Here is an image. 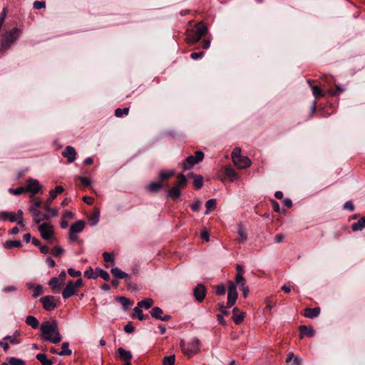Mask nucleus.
Returning a JSON list of instances; mask_svg holds the SVG:
<instances>
[{"label":"nucleus","mask_w":365,"mask_h":365,"mask_svg":"<svg viewBox=\"0 0 365 365\" xmlns=\"http://www.w3.org/2000/svg\"><path fill=\"white\" fill-rule=\"evenodd\" d=\"M42 339L44 341L58 344L62 340L56 321H46L40 326Z\"/></svg>","instance_id":"nucleus-1"},{"label":"nucleus","mask_w":365,"mask_h":365,"mask_svg":"<svg viewBox=\"0 0 365 365\" xmlns=\"http://www.w3.org/2000/svg\"><path fill=\"white\" fill-rule=\"evenodd\" d=\"M20 31L17 28L7 31L0 42V52L4 53L18 39Z\"/></svg>","instance_id":"nucleus-2"},{"label":"nucleus","mask_w":365,"mask_h":365,"mask_svg":"<svg viewBox=\"0 0 365 365\" xmlns=\"http://www.w3.org/2000/svg\"><path fill=\"white\" fill-rule=\"evenodd\" d=\"M63 190L64 189L62 186L58 185L55 187V189L51 190L49 191L50 197L46 200L44 208L48 212L51 213V216H56L58 213V210L56 208H51V203L53 202V200L57 196V195L63 192Z\"/></svg>","instance_id":"nucleus-3"},{"label":"nucleus","mask_w":365,"mask_h":365,"mask_svg":"<svg viewBox=\"0 0 365 365\" xmlns=\"http://www.w3.org/2000/svg\"><path fill=\"white\" fill-rule=\"evenodd\" d=\"M180 346L183 352L189 357H192L200 349V341L197 338H193L188 343L187 346H185V342L181 341Z\"/></svg>","instance_id":"nucleus-4"},{"label":"nucleus","mask_w":365,"mask_h":365,"mask_svg":"<svg viewBox=\"0 0 365 365\" xmlns=\"http://www.w3.org/2000/svg\"><path fill=\"white\" fill-rule=\"evenodd\" d=\"M41 205V202L36 200L29 208V212L31 213L33 220L36 224H39L43 220H48L51 217L49 215H42V217H39L40 211L38 210V207H40Z\"/></svg>","instance_id":"nucleus-5"},{"label":"nucleus","mask_w":365,"mask_h":365,"mask_svg":"<svg viewBox=\"0 0 365 365\" xmlns=\"http://www.w3.org/2000/svg\"><path fill=\"white\" fill-rule=\"evenodd\" d=\"M38 230L40 232L41 237L45 240H50L53 237V226L49 223L44 222L39 225Z\"/></svg>","instance_id":"nucleus-6"},{"label":"nucleus","mask_w":365,"mask_h":365,"mask_svg":"<svg viewBox=\"0 0 365 365\" xmlns=\"http://www.w3.org/2000/svg\"><path fill=\"white\" fill-rule=\"evenodd\" d=\"M238 297V294L237 292L236 284L232 282H229V287H228V293H227V307H232Z\"/></svg>","instance_id":"nucleus-7"},{"label":"nucleus","mask_w":365,"mask_h":365,"mask_svg":"<svg viewBox=\"0 0 365 365\" xmlns=\"http://www.w3.org/2000/svg\"><path fill=\"white\" fill-rule=\"evenodd\" d=\"M43 307L46 311H52L56 307V304L54 302V297L48 295L43 297L40 299Z\"/></svg>","instance_id":"nucleus-8"},{"label":"nucleus","mask_w":365,"mask_h":365,"mask_svg":"<svg viewBox=\"0 0 365 365\" xmlns=\"http://www.w3.org/2000/svg\"><path fill=\"white\" fill-rule=\"evenodd\" d=\"M41 189V185L38 181L36 179L30 178L27 181V185L24 187L26 192H31L33 195L36 194Z\"/></svg>","instance_id":"nucleus-9"},{"label":"nucleus","mask_w":365,"mask_h":365,"mask_svg":"<svg viewBox=\"0 0 365 365\" xmlns=\"http://www.w3.org/2000/svg\"><path fill=\"white\" fill-rule=\"evenodd\" d=\"M77 292L78 289L73 284V280H70L62 291V297L66 299L76 294Z\"/></svg>","instance_id":"nucleus-10"},{"label":"nucleus","mask_w":365,"mask_h":365,"mask_svg":"<svg viewBox=\"0 0 365 365\" xmlns=\"http://www.w3.org/2000/svg\"><path fill=\"white\" fill-rule=\"evenodd\" d=\"M61 155L66 158L69 163H73L76 158V152L73 147L68 145Z\"/></svg>","instance_id":"nucleus-11"},{"label":"nucleus","mask_w":365,"mask_h":365,"mask_svg":"<svg viewBox=\"0 0 365 365\" xmlns=\"http://www.w3.org/2000/svg\"><path fill=\"white\" fill-rule=\"evenodd\" d=\"M205 287L202 284H198L194 289V296L198 302H201L205 299Z\"/></svg>","instance_id":"nucleus-12"},{"label":"nucleus","mask_w":365,"mask_h":365,"mask_svg":"<svg viewBox=\"0 0 365 365\" xmlns=\"http://www.w3.org/2000/svg\"><path fill=\"white\" fill-rule=\"evenodd\" d=\"M233 163L240 169L248 168L251 165V161L247 157L240 156Z\"/></svg>","instance_id":"nucleus-13"},{"label":"nucleus","mask_w":365,"mask_h":365,"mask_svg":"<svg viewBox=\"0 0 365 365\" xmlns=\"http://www.w3.org/2000/svg\"><path fill=\"white\" fill-rule=\"evenodd\" d=\"M245 312H240L237 307H234L232 309V318L236 324H240L245 318Z\"/></svg>","instance_id":"nucleus-14"},{"label":"nucleus","mask_w":365,"mask_h":365,"mask_svg":"<svg viewBox=\"0 0 365 365\" xmlns=\"http://www.w3.org/2000/svg\"><path fill=\"white\" fill-rule=\"evenodd\" d=\"M48 284L51 287L53 292L56 293L61 289L63 282H60L58 277H53L49 280Z\"/></svg>","instance_id":"nucleus-15"},{"label":"nucleus","mask_w":365,"mask_h":365,"mask_svg":"<svg viewBox=\"0 0 365 365\" xmlns=\"http://www.w3.org/2000/svg\"><path fill=\"white\" fill-rule=\"evenodd\" d=\"M110 272L112 274L118 279H125L127 282L130 280L129 274L122 271L118 267L112 268Z\"/></svg>","instance_id":"nucleus-16"},{"label":"nucleus","mask_w":365,"mask_h":365,"mask_svg":"<svg viewBox=\"0 0 365 365\" xmlns=\"http://www.w3.org/2000/svg\"><path fill=\"white\" fill-rule=\"evenodd\" d=\"M300 331V339H302L304 335L312 337L314 335V330L312 327H307L305 325H301L299 327Z\"/></svg>","instance_id":"nucleus-17"},{"label":"nucleus","mask_w":365,"mask_h":365,"mask_svg":"<svg viewBox=\"0 0 365 365\" xmlns=\"http://www.w3.org/2000/svg\"><path fill=\"white\" fill-rule=\"evenodd\" d=\"M320 308L319 307H314V308H306L304 309V317L313 319L317 317H318L320 314Z\"/></svg>","instance_id":"nucleus-18"},{"label":"nucleus","mask_w":365,"mask_h":365,"mask_svg":"<svg viewBox=\"0 0 365 365\" xmlns=\"http://www.w3.org/2000/svg\"><path fill=\"white\" fill-rule=\"evenodd\" d=\"M237 235H239L238 241L245 242L247 240V233L246 228L241 224L237 225Z\"/></svg>","instance_id":"nucleus-19"},{"label":"nucleus","mask_w":365,"mask_h":365,"mask_svg":"<svg viewBox=\"0 0 365 365\" xmlns=\"http://www.w3.org/2000/svg\"><path fill=\"white\" fill-rule=\"evenodd\" d=\"M85 227V222L83 220H78L75 223L72 224L70 227L71 232L78 233L83 230Z\"/></svg>","instance_id":"nucleus-20"},{"label":"nucleus","mask_w":365,"mask_h":365,"mask_svg":"<svg viewBox=\"0 0 365 365\" xmlns=\"http://www.w3.org/2000/svg\"><path fill=\"white\" fill-rule=\"evenodd\" d=\"M198 162L194 158V156L190 155L187 157L185 161L182 163L183 169L184 170H190L195 165L197 164Z\"/></svg>","instance_id":"nucleus-21"},{"label":"nucleus","mask_w":365,"mask_h":365,"mask_svg":"<svg viewBox=\"0 0 365 365\" xmlns=\"http://www.w3.org/2000/svg\"><path fill=\"white\" fill-rule=\"evenodd\" d=\"M192 31L195 32L197 35L202 37L207 34V28L203 23L200 22L196 24L195 29Z\"/></svg>","instance_id":"nucleus-22"},{"label":"nucleus","mask_w":365,"mask_h":365,"mask_svg":"<svg viewBox=\"0 0 365 365\" xmlns=\"http://www.w3.org/2000/svg\"><path fill=\"white\" fill-rule=\"evenodd\" d=\"M189 176L194 178V186L196 189H200L203 185V177L200 175H196L193 173H189Z\"/></svg>","instance_id":"nucleus-23"},{"label":"nucleus","mask_w":365,"mask_h":365,"mask_svg":"<svg viewBox=\"0 0 365 365\" xmlns=\"http://www.w3.org/2000/svg\"><path fill=\"white\" fill-rule=\"evenodd\" d=\"M118 352L121 360L130 361L133 357L131 352L124 349L123 348H118Z\"/></svg>","instance_id":"nucleus-24"},{"label":"nucleus","mask_w":365,"mask_h":365,"mask_svg":"<svg viewBox=\"0 0 365 365\" xmlns=\"http://www.w3.org/2000/svg\"><path fill=\"white\" fill-rule=\"evenodd\" d=\"M181 195L180 189L178 186L173 185L168 191L167 197L172 199H177Z\"/></svg>","instance_id":"nucleus-25"},{"label":"nucleus","mask_w":365,"mask_h":365,"mask_svg":"<svg viewBox=\"0 0 365 365\" xmlns=\"http://www.w3.org/2000/svg\"><path fill=\"white\" fill-rule=\"evenodd\" d=\"M365 227V217H361L356 222L352 224L351 229L354 231H361Z\"/></svg>","instance_id":"nucleus-26"},{"label":"nucleus","mask_w":365,"mask_h":365,"mask_svg":"<svg viewBox=\"0 0 365 365\" xmlns=\"http://www.w3.org/2000/svg\"><path fill=\"white\" fill-rule=\"evenodd\" d=\"M236 271L235 282L236 284H240L241 281H245V277H243V267L240 264H237Z\"/></svg>","instance_id":"nucleus-27"},{"label":"nucleus","mask_w":365,"mask_h":365,"mask_svg":"<svg viewBox=\"0 0 365 365\" xmlns=\"http://www.w3.org/2000/svg\"><path fill=\"white\" fill-rule=\"evenodd\" d=\"M36 358L41 362V365H53V364L51 359H47L45 354H38Z\"/></svg>","instance_id":"nucleus-28"},{"label":"nucleus","mask_w":365,"mask_h":365,"mask_svg":"<svg viewBox=\"0 0 365 365\" xmlns=\"http://www.w3.org/2000/svg\"><path fill=\"white\" fill-rule=\"evenodd\" d=\"M26 323L33 329H37L39 326L38 319L33 316H28L26 319Z\"/></svg>","instance_id":"nucleus-29"},{"label":"nucleus","mask_w":365,"mask_h":365,"mask_svg":"<svg viewBox=\"0 0 365 365\" xmlns=\"http://www.w3.org/2000/svg\"><path fill=\"white\" fill-rule=\"evenodd\" d=\"M202 37L193 31H190L187 35V39L190 43H197Z\"/></svg>","instance_id":"nucleus-30"},{"label":"nucleus","mask_w":365,"mask_h":365,"mask_svg":"<svg viewBox=\"0 0 365 365\" xmlns=\"http://www.w3.org/2000/svg\"><path fill=\"white\" fill-rule=\"evenodd\" d=\"M22 243L19 240H8L4 243V247L6 249H12L14 247H21Z\"/></svg>","instance_id":"nucleus-31"},{"label":"nucleus","mask_w":365,"mask_h":365,"mask_svg":"<svg viewBox=\"0 0 365 365\" xmlns=\"http://www.w3.org/2000/svg\"><path fill=\"white\" fill-rule=\"evenodd\" d=\"M153 304V300L151 298L145 299L138 303V306L140 308L143 307L146 309L150 308Z\"/></svg>","instance_id":"nucleus-32"},{"label":"nucleus","mask_w":365,"mask_h":365,"mask_svg":"<svg viewBox=\"0 0 365 365\" xmlns=\"http://www.w3.org/2000/svg\"><path fill=\"white\" fill-rule=\"evenodd\" d=\"M150 314L153 318L160 319L163 314V311L161 308L155 307L151 309Z\"/></svg>","instance_id":"nucleus-33"},{"label":"nucleus","mask_w":365,"mask_h":365,"mask_svg":"<svg viewBox=\"0 0 365 365\" xmlns=\"http://www.w3.org/2000/svg\"><path fill=\"white\" fill-rule=\"evenodd\" d=\"M68 342H63L61 345L62 351L58 353L60 356H70L72 354L71 350L68 348Z\"/></svg>","instance_id":"nucleus-34"},{"label":"nucleus","mask_w":365,"mask_h":365,"mask_svg":"<svg viewBox=\"0 0 365 365\" xmlns=\"http://www.w3.org/2000/svg\"><path fill=\"white\" fill-rule=\"evenodd\" d=\"M187 182L185 175L180 174L178 176V182L175 185L178 186L180 189L184 188L187 185Z\"/></svg>","instance_id":"nucleus-35"},{"label":"nucleus","mask_w":365,"mask_h":365,"mask_svg":"<svg viewBox=\"0 0 365 365\" xmlns=\"http://www.w3.org/2000/svg\"><path fill=\"white\" fill-rule=\"evenodd\" d=\"M206 211L205 212V215L209 214V212L215 208L216 207V200L215 199H210L205 203Z\"/></svg>","instance_id":"nucleus-36"},{"label":"nucleus","mask_w":365,"mask_h":365,"mask_svg":"<svg viewBox=\"0 0 365 365\" xmlns=\"http://www.w3.org/2000/svg\"><path fill=\"white\" fill-rule=\"evenodd\" d=\"M162 187L163 185L160 183L152 182L148 185V190L151 192H157L162 188Z\"/></svg>","instance_id":"nucleus-37"},{"label":"nucleus","mask_w":365,"mask_h":365,"mask_svg":"<svg viewBox=\"0 0 365 365\" xmlns=\"http://www.w3.org/2000/svg\"><path fill=\"white\" fill-rule=\"evenodd\" d=\"M118 301L122 304L125 309H127L132 304L131 301L125 297H118Z\"/></svg>","instance_id":"nucleus-38"},{"label":"nucleus","mask_w":365,"mask_h":365,"mask_svg":"<svg viewBox=\"0 0 365 365\" xmlns=\"http://www.w3.org/2000/svg\"><path fill=\"white\" fill-rule=\"evenodd\" d=\"M225 176L227 177L228 178H230V180L231 181H233L236 178V176H237V173H235L234 169H232L231 168H226L225 170Z\"/></svg>","instance_id":"nucleus-39"},{"label":"nucleus","mask_w":365,"mask_h":365,"mask_svg":"<svg viewBox=\"0 0 365 365\" xmlns=\"http://www.w3.org/2000/svg\"><path fill=\"white\" fill-rule=\"evenodd\" d=\"M134 312L137 314V317L140 321L145 320L148 318V315H144L141 308L138 306L135 307L133 309Z\"/></svg>","instance_id":"nucleus-40"},{"label":"nucleus","mask_w":365,"mask_h":365,"mask_svg":"<svg viewBox=\"0 0 365 365\" xmlns=\"http://www.w3.org/2000/svg\"><path fill=\"white\" fill-rule=\"evenodd\" d=\"M8 363L10 365H25V361L21 359L10 357L8 359Z\"/></svg>","instance_id":"nucleus-41"},{"label":"nucleus","mask_w":365,"mask_h":365,"mask_svg":"<svg viewBox=\"0 0 365 365\" xmlns=\"http://www.w3.org/2000/svg\"><path fill=\"white\" fill-rule=\"evenodd\" d=\"M175 355H170L165 356L163 359V365H175Z\"/></svg>","instance_id":"nucleus-42"},{"label":"nucleus","mask_w":365,"mask_h":365,"mask_svg":"<svg viewBox=\"0 0 365 365\" xmlns=\"http://www.w3.org/2000/svg\"><path fill=\"white\" fill-rule=\"evenodd\" d=\"M100 218V210L98 209H96L94 214L90 217V221L91 222V225L94 226L96 225Z\"/></svg>","instance_id":"nucleus-43"},{"label":"nucleus","mask_w":365,"mask_h":365,"mask_svg":"<svg viewBox=\"0 0 365 365\" xmlns=\"http://www.w3.org/2000/svg\"><path fill=\"white\" fill-rule=\"evenodd\" d=\"M96 272H97L98 277H101L104 280L108 281L110 279V275H109L108 272H107L106 271H105L101 268H97Z\"/></svg>","instance_id":"nucleus-44"},{"label":"nucleus","mask_w":365,"mask_h":365,"mask_svg":"<svg viewBox=\"0 0 365 365\" xmlns=\"http://www.w3.org/2000/svg\"><path fill=\"white\" fill-rule=\"evenodd\" d=\"M84 277L88 279H96L98 277V274L96 271L94 272L93 269L90 267L84 272Z\"/></svg>","instance_id":"nucleus-45"},{"label":"nucleus","mask_w":365,"mask_h":365,"mask_svg":"<svg viewBox=\"0 0 365 365\" xmlns=\"http://www.w3.org/2000/svg\"><path fill=\"white\" fill-rule=\"evenodd\" d=\"M51 254L54 257H60L64 254V250L59 246H56L51 250Z\"/></svg>","instance_id":"nucleus-46"},{"label":"nucleus","mask_w":365,"mask_h":365,"mask_svg":"<svg viewBox=\"0 0 365 365\" xmlns=\"http://www.w3.org/2000/svg\"><path fill=\"white\" fill-rule=\"evenodd\" d=\"M173 175H174V171H173V170L170 171V172H168L165 170H162L159 173V178L160 180H164L170 178Z\"/></svg>","instance_id":"nucleus-47"},{"label":"nucleus","mask_w":365,"mask_h":365,"mask_svg":"<svg viewBox=\"0 0 365 365\" xmlns=\"http://www.w3.org/2000/svg\"><path fill=\"white\" fill-rule=\"evenodd\" d=\"M129 112V108H117L115 110V115L118 118H121L123 115H128Z\"/></svg>","instance_id":"nucleus-48"},{"label":"nucleus","mask_w":365,"mask_h":365,"mask_svg":"<svg viewBox=\"0 0 365 365\" xmlns=\"http://www.w3.org/2000/svg\"><path fill=\"white\" fill-rule=\"evenodd\" d=\"M103 256L106 262H110L112 264H114L115 260L112 254L105 252L103 253Z\"/></svg>","instance_id":"nucleus-49"},{"label":"nucleus","mask_w":365,"mask_h":365,"mask_svg":"<svg viewBox=\"0 0 365 365\" xmlns=\"http://www.w3.org/2000/svg\"><path fill=\"white\" fill-rule=\"evenodd\" d=\"M9 192L15 195H19L26 192V190H24V187H20L16 189L9 188Z\"/></svg>","instance_id":"nucleus-50"},{"label":"nucleus","mask_w":365,"mask_h":365,"mask_svg":"<svg viewBox=\"0 0 365 365\" xmlns=\"http://www.w3.org/2000/svg\"><path fill=\"white\" fill-rule=\"evenodd\" d=\"M238 284L241 287V290L242 292L243 297H247L249 294V288L245 284V280L241 281V282Z\"/></svg>","instance_id":"nucleus-51"},{"label":"nucleus","mask_w":365,"mask_h":365,"mask_svg":"<svg viewBox=\"0 0 365 365\" xmlns=\"http://www.w3.org/2000/svg\"><path fill=\"white\" fill-rule=\"evenodd\" d=\"M241 156V149L238 147L234 148L232 153V162L236 161L237 158Z\"/></svg>","instance_id":"nucleus-52"},{"label":"nucleus","mask_w":365,"mask_h":365,"mask_svg":"<svg viewBox=\"0 0 365 365\" xmlns=\"http://www.w3.org/2000/svg\"><path fill=\"white\" fill-rule=\"evenodd\" d=\"M313 95L315 98H319L323 96V92L320 89V88L317 86H313L312 87Z\"/></svg>","instance_id":"nucleus-53"},{"label":"nucleus","mask_w":365,"mask_h":365,"mask_svg":"<svg viewBox=\"0 0 365 365\" xmlns=\"http://www.w3.org/2000/svg\"><path fill=\"white\" fill-rule=\"evenodd\" d=\"M42 292H43V287L41 285L38 284V285L35 286L34 289V293L32 295L33 297H34V298L38 297L39 295H41L42 294Z\"/></svg>","instance_id":"nucleus-54"},{"label":"nucleus","mask_w":365,"mask_h":365,"mask_svg":"<svg viewBox=\"0 0 365 365\" xmlns=\"http://www.w3.org/2000/svg\"><path fill=\"white\" fill-rule=\"evenodd\" d=\"M67 272L73 277H80L81 276V272L80 271L75 270L73 268H68Z\"/></svg>","instance_id":"nucleus-55"},{"label":"nucleus","mask_w":365,"mask_h":365,"mask_svg":"<svg viewBox=\"0 0 365 365\" xmlns=\"http://www.w3.org/2000/svg\"><path fill=\"white\" fill-rule=\"evenodd\" d=\"M33 6L36 9H44L46 7V2L43 1H35Z\"/></svg>","instance_id":"nucleus-56"},{"label":"nucleus","mask_w":365,"mask_h":365,"mask_svg":"<svg viewBox=\"0 0 365 365\" xmlns=\"http://www.w3.org/2000/svg\"><path fill=\"white\" fill-rule=\"evenodd\" d=\"M9 340L12 344H18L20 343L19 340L16 336H6L4 338V341Z\"/></svg>","instance_id":"nucleus-57"},{"label":"nucleus","mask_w":365,"mask_h":365,"mask_svg":"<svg viewBox=\"0 0 365 365\" xmlns=\"http://www.w3.org/2000/svg\"><path fill=\"white\" fill-rule=\"evenodd\" d=\"M215 293L217 295H223L225 293V287L224 285L220 284L216 287Z\"/></svg>","instance_id":"nucleus-58"},{"label":"nucleus","mask_w":365,"mask_h":365,"mask_svg":"<svg viewBox=\"0 0 365 365\" xmlns=\"http://www.w3.org/2000/svg\"><path fill=\"white\" fill-rule=\"evenodd\" d=\"M336 90L330 89L329 91V93L330 95L336 96V95H338V94L341 93L344 91V89L341 88L339 85H336Z\"/></svg>","instance_id":"nucleus-59"},{"label":"nucleus","mask_w":365,"mask_h":365,"mask_svg":"<svg viewBox=\"0 0 365 365\" xmlns=\"http://www.w3.org/2000/svg\"><path fill=\"white\" fill-rule=\"evenodd\" d=\"M200 205H201V202L200 200H197V201L194 202L193 203H192L190 207H191V209L192 211L198 212L200 210Z\"/></svg>","instance_id":"nucleus-60"},{"label":"nucleus","mask_w":365,"mask_h":365,"mask_svg":"<svg viewBox=\"0 0 365 365\" xmlns=\"http://www.w3.org/2000/svg\"><path fill=\"white\" fill-rule=\"evenodd\" d=\"M194 158L197 160L198 163L204 158V153L202 151H197L195 153Z\"/></svg>","instance_id":"nucleus-61"},{"label":"nucleus","mask_w":365,"mask_h":365,"mask_svg":"<svg viewBox=\"0 0 365 365\" xmlns=\"http://www.w3.org/2000/svg\"><path fill=\"white\" fill-rule=\"evenodd\" d=\"M78 178L81 180V183L85 186H88L91 183V181L89 178L81 176L78 177Z\"/></svg>","instance_id":"nucleus-62"},{"label":"nucleus","mask_w":365,"mask_h":365,"mask_svg":"<svg viewBox=\"0 0 365 365\" xmlns=\"http://www.w3.org/2000/svg\"><path fill=\"white\" fill-rule=\"evenodd\" d=\"M124 331L128 334H131L134 331V327L130 322L124 327Z\"/></svg>","instance_id":"nucleus-63"},{"label":"nucleus","mask_w":365,"mask_h":365,"mask_svg":"<svg viewBox=\"0 0 365 365\" xmlns=\"http://www.w3.org/2000/svg\"><path fill=\"white\" fill-rule=\"evenodd\" d=\"M344 209L349 210L350 211H353L354 209V206L353 203L350 201L346 202L343 205Z\"/></svg>","instance_id":"nucleus-64"}]
</instances>
